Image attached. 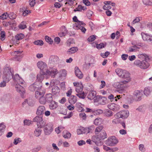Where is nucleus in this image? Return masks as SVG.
Returning a JSON list of instances; mask_svg holds the SVG:
<instances>
[{"instance_id":"6","label":"nucleus","mask_w":152,"mask_h":152,"mask_svg":"<svg viewBox=\"0 0 152 152\" xmlns=\"http://www.w3.org/2000/svg\"><path fill=\"white\" fill-rule=\"evenodd\" d=\"M129 115V112L128 110H123L116 114L115 116L118 118L124 119L127 118Z\"/></svg>"},{"instance_id":"29","label":"nucleus","mask_w":152,"mask_h":152,"mask_svg":"<svg viewBox=\"0 0 152 152\" xmlns=\"http://www.w3.org/2000/svg\"><path fill=\"white\" fill-rule=\"evenodd\" d=\"M6 126L4 123L0 124V136L2 135L4 133Z\"/></svg>"},{"instance_id":"22","label":"nucleus","mask_w":152,"mask_h":152,"mask_svg":"<svg viewBox=\"0 0 152 152\" xmlns=\"http://www.w3.org/2000/svg\"><path fill=\"white\" fill-rule=\"evenodd\" d=\"M69 102L71 104H74L77 101V97L75 96H71L68 99Z\"/></svg>"},{"instance_id":"16","label":"nucleus","mask_w":152,"mask_h":152,"mask_svg":"<svg viewBox=\"0 0 152 152\" xmlns=\"http://www.w3.org/2000/svg\"><path fill=\"white\" fill-rule=\"evenodd\" d=\"M108 107L109 108L114 111H117L120 109L118 105L113 103L108 104Z\"/></svg>"},{"instance_id":"7","label":"nucleus","mask_w":152,"mask_h":152,"mask_svg":"<svg viewBox=\"0 0 152 152\" xmlns=\"http://www.w3.org/2000/svg\"><path fill=\"white\" fill-rule=\"evenodd\" d=\"M53 130L52 124L50 123H48L45 125L44 129V134L45 135H47L50 134Z\"/></svg>"},{"instance_id":"64","label":"nucleus","mask_w":152,"mask_h":152,"mask_svg":"<svg viewBox=\"0 0 152 152\" xmlns=\"http://www.w3.org/2000/svg\"><path fill=\"white\" fill-rule=\"evenodd\" d=\"M60 72L61 73V76L65 77L66 75V71L65 69L61 70L60 71Z\"/></svg>"},{"instance_id":"30","label":"nucleus","mask_w":152,"mask_h":152,"mask_svg":"<svg viewBox=\"0 0 152 152\" xmlns=\"http://www.w3.org/2000/svg\"><path fill=\"white\" fill-rule=\"evenodd\" d=\"M63 136L65 138H69L71 137V134L66 130L63 132Z\"/></svg>"},{"instance_id":"40","label":"nucleus","mask_w":152,"mask_h":152,"mask_svg":"<svg viewBox=\"0 0 152 152\" xmlns=\"http://www.w3.org/2000/svg\"><path fill=\"white\" fill-rule=\"evenodd\" d=\"M92 139L93 141L96 144H98L99 142H100L101 140L99 137L98 136V135L96 136H93L92 137Z\"/></svg>"},{"instance_id":"8","label":"nucleus","mask_w":152,"mask_h":152,"mask_svg":"<svg viewBox=\"0 0 152 152\" xmlns=\"http://www.w3.org/2000/svg\"><path fill=\"white\" fill-rule=\"evenodd\" d=\"M15 76V75L14 77H13L10 70L9 69H6L4 72V75L3 76V77L4 80H5L6 81L9 82L12 77L13 79V78Z\"/></svg>"},{"instance_id":"1","label":"nucleus","mask_w":152,"mask_h":152,"mask_svg":"<svg viewBox=\"0 0 152 152\" xmlns=\"http://www.w3.org/2000/svg\"><path fill=\"white\" fill-rule=\"evenodd\" d=\"M13 80L17 83L15 86L17 91L21 95H23L25 93V90L22 86L24 84V81L18 74L15 75V77L13 78Z\"/></svg>"},{"instance_id":"42","label":"nucleus","mask_w":152,"mask_h":152,"mask_svg":"<svg viewBox=\"0 0 152 152\" xmlns=\"http://www.w3.org/2000/svg\"><path fill=\"white\" fill-rule=\"evenodd\" d=\"M22 52V51H15L12 53V55L14 56H15L16 58H17L18 56H20L21 57H22V56L21 55Z\"/></svg>"},{"instance_id":"13","label":"nucleus","mask_w":152,"mask_h":152,"mask_svg":"<svg viewBox=\"0 0 152 152\" xmlns=\"http://www.w3.org/2000/svg\"><path fill=\"white\" fill-rule=\"evenodd\" d=\"M138 45H134L133 43L132 44L133 45L131 46L129 48L128 52L129 53L132 52H136L138 49H140L139 46H141V43Z\"/></svg>"},{"instance_id":"52","label":"nucleus","mask_w":152,"mask_h":152,"mask_svg":"<svg viewBox=\"0 0 152 152\" xmlns=\"http://www.w3.org/2000/svg\"><path fill=\"white\" fill-rule=\"evenodd\" d=\"M45 40L46 42L49 43V44H51L53 42V40L50 38V37L48 36H46L45 37Z\"/></svg>"},{"instance_id":"53","label":"nucleus","mask_w":152,"mask_h":152,"mask_svg":"<svg viewBox=\"0 0 152 152\" xmlns=\"http://www.w3.org/2000/svg\"><path fill=\"white\" fill-rule=\"evenodd\" d=\"M8 17L11 19H13L15 18L16 15L14 13L12 12L8 14Z\"/></svg>"},{"instance_id":"49","label":"nucleus","mask_w":152,"mask_h":152,"mask_svg":"<svg viewBox=\"0 0 152 152\" xmlns=\"http://www.w3.org/2000/svg\"><path fill=\"white\" fill-rule=\"evenodd\" d=\"M150 90L149 88L146 87L145 88L144 93L145 95L148 96L150 94Z\"/></svg>"},{"instance_id":"35","label":"nucleus","mask_w":152,"mask_h":152,"mask_svg":"<svg viewBox=\"0 0 152 152\" xmlns=\"http://www.w3.org/2000/svg\"><path fill=\"white\" fill-rule=\"evenodd\" d=\"M103 128V126L101 125L97 126L95 129V133L96 134H98L100 132H101Z\"/></svg>"},{"instance_id":"24","label":"nucleus","mask_w":152,"mask_h":152,"mask_svg":"<svg viewBox=\"0 0 152 152\" xmlns=\"http://www.w3.org/2000/svg\"><path fill=\"white\" fill-rule=\"evenodd\" d=\"M41 128L38 127L35 129L34 131V134L36 137H38L40 135L42 132V130Z\"/></svg>"},{"instance_id":"34","label":"nucleus","mask_w":152,"mask_h":152,"mask_svg":"<svg viewBox=\"0 0 152 152\" xmlns=\"http://www.w3.org/2000/svg\"><path fill=\"white\" fill-rule=\"evenodd\" d=\"M102 122V120L101 118H97L94 120V123L96 125H98L101 124Z\"/></svg>"},{"instance_id":"18","label":"nucleus","mask_w":152,"mask_h":152,"mask_svg":"<svg viewBox=\"0 0 152 152\" xmlns=\"http://www.w3.org/2000/svg\"><path fill=\"white\" fill-rule=\"evenodd\" d=\"M45 107L44 106H39L37 108L36 113L38 115H41L44 113L45 110Z\"/></svg>"},{"instance_id":"54","label":"nucleus","mask_w":152,"mask_h":152,"mask_svg":"<svg viewBox=\"0 0 152 152\" xmlns=\"http://www.w3.org/2000/svg\"><path fill=\"white\" fill-rule=\"evenodd\" d=\"M22 141L21 140L20 138H16L15 139L13 143L15 145H17L18 143L21 142Z\"/></svg>"},{"instance_id":"38","label":"nucleus","mask_w":152,"mask_h":152,"mask_svg":"<svg viewBox=\"0 0 152 152\" xmlns=\"http://www.w3.org/2000/svg\"><path fill=\"white\" fill-rule=\"evenodd\" d=\"M46 124L45 121L43 120V119L42 121L39 122L38 124H37V126L39 128H42L45 126Z\"/></svg>"},{"instance_id":"48","label":"nucleus","mask_w":152,"mask_h":152,"mask_svg":"<svg viewBox=\"0 0 152 152\" xmlns=\"http://www.w3.org/2000/svg\"><path fill=\"white\" fill-rule=\"evenodd\" d=\"M143 4L146 5H152V0H142Z\"/></svg>"},{"instance_id":"60","label":"nucleus","mask_w":152,"mask_h":152,"mask_svg":"<svg viewBox=\"0 0 152 152\" xmlns=\"http://www.w3.org/2000/svg\"><path fill=\"white\" fill-rule=\"evenodd\" d=\"M128 83L126 82V81H125V80L120 81L118 83V86H120V87H123L124 84H126Z\"/></svg>"},{"instance_id":"27","label":"nucleus","mask_w":152,"mask_h":152,"mask_svg":"<svg viewBox=\"0 0 152 152\" xmlns=\"http://www.w3.org/2000/svg\"><path fill=\"white\" fill-rule=\"evenodd\" d=\"M49 105V108L50 109L53 110L56 108L58 107V103L54 101H52L50 102Z\"/></svg>"},{"instance_id":"26","label":"nucleus","mask_w":152,"mask_h":152,"mask_svg":"<svg viewBox=\"0 0 152 152\" xmlns=\"http://www.w3.org/2000/svg\"><path fill=\"white\" fill-rule=\"evenodd\" d=\"M34 84L37 90L43 89L42 88V82L37 81Z\"/></svg>"},{"instance_id":"3","label":"nucleus","mask_w":152,"mask_h":152,"mask_svg":"<svg viewBox=\"0 0 152 152\" xmlns=\"http://www.w3.org/2000/svg\"><path fill=\"white\" fill-rule=\"evenodd\" d=\"M118 139L114 136L109 137L105 141V144L107 145L114 146L118 142Z\"/></svg>"},{"instance_id":"12","label":"nucleus","mask_w":152,"mask_h":152,"mask_svg":"<svg viewBox=\"0 0 152 152\" xmlns=\"http://www.w3.org/2000/svg\"><path fill=\"white\" fill-rule=\"evenodd\" d=\"M45 92V90L44 89L37 90L35 93V97L39 99L40 97L44 96Z\"/></svg>"},{"instance_id":"19","label":"nucleus","mask_w":152,"mask_h":152,"mask_svg":"<svg viewBox=\"0 0 152 152\" xmlns=\"http://www.w3.org/2000/svg\"><path fill=\"white\" fill-rule=\"evenodd\" d=\"M96 94V93L95 91H91L89 92L87 95V98L89 99L92 100L95 98Z\"/></svg>"},{"instance_id":"46","label":"nucleus","mask_w":152,"mask_h":152,"mask_svg":"<svg viewBox=\"0 0 152 152\" xmlns=\"http://www.w3.org/2000/svg\"><path fill=\"white\" fill-rule=\"evenodd\" d=\"M76 95L79 98L81 99H84L86 97V96L84 92L78 93L77 94H76Z\"/></svg>"},{"instance_id":"61","label":"nucleus","mask_w":152,"mask_h":152,"mask_svg":"<svg viewBox=\"0 0 152 152\" xmlns=\"http://www.w3.org/2000/svg\"><path fill=\"white\" fill-rule=\"evenodd\" d=\"M34 43L36 45H43V42L41 40H37L34 41Z\"/></svg>"},{"instance_id":"37","label":"nucleus","mask_w":152,"mask_h":152,"mask_svg":"<svg viewBox=\"0 0 152 152\" xmlns=\"http://www.w3.org/2000/svg\"><path fill=\"white\" fill-rule=\"evenodd\" d=\"M42 119V117L41 116H37L33 119V121L37 123V124L40 122Z\"/></svg>"},{"instance_id":"41","label":"nucleus","mask_w":152,"mask_h":152,"mask_svg":"<svg viewBox=\"0 0 152 152\" xmlns=\"http://www.w3.org/2000/svg\"><path fill=\"white\" fill-rule=\"evenodd\" d=\"M38 99L39 103L42 104H45L47 102L45 96H43Z\"/></svg>"},{"instance_id":"28","label":"nucleus","mask_w":152,"mask_h":152,"mask_svg":"<svg viewBox=\"0 0 152 152\" xmlns=\"http://www.w3.org/2000/svg\"><path fill=\"white\" fill-rule=\"evenodd\" d=\"M104 115L107 117H110L113 115V113L110 110L106 109L103 112Z\"/></svg>"},{"instance_id":"33","label":"nucleus","mask_w":152,"mask_h":152,"mask_svg":"<svg viewBox=\"0 0 152 152\" xmlns=\"http://www.w3.org/2000/svg\"><path fill=\"white\" fill-rule=\"evenodd\" d=\"M77 50L78 49L77 47H72L68 50V52L69 54H72L75 53Z\"/></svg>"},{"instance_id":"43","label":"nucleus","mask_w":152,"mask_h":152,"mask_svg":"<svg viewBox=\"0 0 152 152\" xmlns=\"http://www.w3.org/2000/svg\"><path fill=\"white\" fill-rule=\"evenodd\" d=\"M59 113L64 115H66V110L63 107H59L58 108Z\"/></svg>"},{"instance_id":"39","label":"nucleus","mask_w":152,"mask_h":152,"mask_svg":"<svg viewBox=\"0 0 152 152\" xmlns=\"http://www.w3.org/2000/svg\"><path fill=\"white\" fill-rule=\"evenodd\" d=\"M75 90L77 93H80L82 92L83 86L81 84H78L75 88Z\"/></svg>"},{"instance_id":"58","label":"nucleus","mask_w":152,"mask_h":152,"mask_svg":"<svg viewBox=\"0 0 152 152\" xmlns=\"http://www.w3.org/2000/svg\"><path fill=\"white\" fill-rule=\"evenodd\" d=\"M110 52L108 51H106L105 53H100L101 56L103 58H106L109 55Z\"/></svg>"},{"instance_id":"63","label":"nucleus","mask_w":152,"mask_h":152,"mask_svg":"<svg viewBox=\"0 0 152 152\" xmlns=\"http://www.w3.org/2000/svg\"><path fill=\"white\" fill-rule=\"evenodd\" d=\"M103 113V111L102 110L100 109H98L94 111V113L97 115H99L102 113Z\"/></svg>"},{"instance_id":"56","label":"nucleus","mask_w":152,"mask_h":152,"mask_svg":"<svg viewBox=\"0 0 152 152\" xmlns=\"http://www.w3.org/2000/svg\"><path fill=\"white\" fill-rule=\"evenodd\" d=\"M79 116L80 118H82L83 120H85L86 119V116L84 113L82 112L80 113L79 114Z\"/></svg>"},{"instance_id":"15","label":"nucleus","mask_w":152,"mask_h":152,"mask_svg":"<svg viewBox=\"0 0 152 152\" xmlns=\"http://www.w3.org/2000/svg\"><path fill=\"white\" fill-rule=\"evenodd\" d=\"M75 73L76 76L79 79H82L83 77V74L82 72L79 69L78 67H75Z\"/></svg>"},{"instance_id":"31","label":"nucleus","mask_w":152,"mask_h":152,"mask_svg":"<svg viewBox=\"0 0 152 152\" xmlns=\"http://www.w3.org/2000/svg\"><path fill=\"white\" fill-rule=\"evenodd\" d=\"M98 136L99 137V138L102 140H104L107 137L106 133L104 130H102L100 134L98 135Z\"/></svg>"},{"instance_id":"20","label":"nucleus","mask_w":152,"mask_h":152,"mask_svg":"<svg viewBox=\"0 0 152 152\" xmlns=\"http://www.w3.org/2000/svg\"><path fill=\"white\" fill-rule=\"evenodd\" d=\"M61 31L58 33V35L60 37L64 36L67 33V30L65 26H62L61 28Z\"/></svg>"},{"instance_id":"36","label":"nucleus","mask_w":152,"mask_h":152,"mask_svg":"<svg viewBox=\"0 0 152 152\" xmlns=\"http://www.w3.org/2000/svg\"><path fill=\"white\" fill-rule=\"evenodd\" d=\"M142 38L144 41H148L149 37L150 35H149L147 34L142 32L141 33Z\"/></svg>"},{"instance_id":"32","label":"nucleus","mask_w":152,"mask_h":152,"mask_svg":"<svg viewBox=\"0 0 152 152\" xmlns=\"http://www.w3.org/2000/svg\"><path fill=\"white\" fill-rule=\"evenodd\" d=\"M47 102L48 103L51 102L53 101L52 95L51 94H46L45 96Z\"/></svg>"},{"instance_id":"2","label":"nucleus","mask_w":152,"mask_h":152,"mask_svg":"<svg viewBox=\"0 0 152 152\" xmlns=\"http://www.w3.org/2000/svg\"><path fill=\"white\" fill-rule=\"evenodd\" d=\"M147 61L143 60L141 61L140 60H137L135 61L134 63L135 65L140 68L145 69H147L149 66V64Z\"/></svg>"},{"instance_id":"21","label":"nucleus","mask_w":152,"mask_h":152,"mask_svg":"<svg viewBox=\"0 0 152 152\" xmlns=\"http://www.w3.org/2000/svg\"><path fill=\"white\" fill-rule=\"evenodd\" d=\"M84 105L80 102H77L76 104V107L78 111L82 112L84 111Z\"/></svg>"},{"instance_id":"23","label":"nucleus","mask_w":152,"mask_h":152,"mask_svg":"<svg viewBox=\"0 0 152 152\" xmlns=\"http://www.w3.org/2000/svg\"><path fill=\"white\" fill-rule=\"evenodd\" d=\"M52 91L53 94L58 95L60 92V89L58 86H54L52 88Z\"/></svg>"},{"instance_id":"44","label":"nucleus","mask_w":152,"mask_h":152,"mask_svg":"<svg viewBox=\"0 0 152 152\" xmlns=\"http://www.w3.org/2000/svg\"><path fill=\"white\" fill-rule=\"evenodd\" d=\"M18 27L20 29H24L27 27L26 23L24 22H22L19 25Z\"/></svg>"},{"instance_id":"55","label":"nucleus","mask_w":152,"mask_h":152,"mask_svg":"<svg viewBox=\"0 0 152 152\" xmlns=\"http://www.w3.org/2000/svg\"><path fill=\"white\" fill-rule=\"evenodd\" d=\"M96 36L95 35H92L88 38V40L89 42H92L96 39Z\"/></svg>"},{"instance_id":"62","label":"nucleus","mask_w":152,"mask_h":152,"mask_svg":"<svg viewBox=\"0 0 152 152\" xmlns=\"http://www.w3.org/2000/svg\"><path fill=\"white\" fill-rule=\"evenodd\" d=\"M1 39L3 41L5 38V33L4 31H1Z\"/></svg>"},{"instance_id":"51","label":"nucleus","mask_w":152,"mask_h":152,"mask_svg":"<svg viewBox=\"0 0 152 152\" xmlns=\"http://www.w3.org/2000/svg\"><path fill=\"white\" fill-rule=\"evenodd\" d=\"M27 103L29 106H33L34 104V101L31 99H27Z\"/></svg>"},{"instance_id":"14","label":"nucleus","mask_w":152,"mask_h":152,"mask_svg":"<svg viewBox=\"0 0 152 152\" xmlns=\"http://www.w3.org/2000/svg\"><path fill=\"white\" fill-rule=\"evenodd\" d=\"M59 61V58L55 56H52L50 57L49 59V62L50 64H56Z\"/></svg>"},{"instance_id":"50","label":"nucleus","mask_w":152,"mask_h":152,"mask_svg":"<svg viewBox=\"0 0 152 152\" xmlns=\"http://www.w3.org/2000/svg\"><path fill=\"white\" fill-rule=\"evenodd\" d=\"M106 98L105 97L102 96L99 103L101 104L104 105L106 103Z\"/></svg>"},{"instance_id":"45","label":"nucleus","mask_w":152,"mask_h":152,"mask_svg":"<svg viewBox=\"0 0 152 152\" xmlns=\"http://www.w3.org/2000/svg\"><path fill=\"white\" fill-rule=\"evenodd\" d=\"M124 70L119 69H118L115 70V72L119 77H121L124 72Z\"/></svg>"},{"instance_id":"57","label":"nucleus","mask_w":152,"mask_h":152,"mask_svg":"<svg viewBox=\"0 0 152 152\" xmlns=\"http://www.w3.org/2000/svg\"><path fill=\"white\" fill-rule=\"evenodd\" d=\"M8 14L7 12H6L5 13H4L2 14L0 16L1 19L2 20H4L5 19H6L8 17Z\"/></svg>"},{"instance_id":"47","label":"nucleus","mask_w":152,"mask_h":152,"mask_svg":"<svg viewBox=\"0 0 152 152\" xmlns=\"http://www.w3.org/2000/svg\"><path fill=\"white\" fill-rule=\"evenodd\" d=\"M24 37V36L23 34L20 33L17 34L15 36V38L17 40H21Z\"/></svg>"},{"instance_id":"5","label":"nucleus","mask_w":152,"mask_h":152,"mask_svg":"<svg viewBox=\"0 0 152 152\" xmlns=\"http://www.w3.org/2000/svg\"><path fill=\"white\" fill-rule=\"evenodd\" d=\"M45 73L46 75L50 76L51 77L54 78L56 75L58 73V70L55 68H50L49 69H47Z\"/></svg>"},{"instance_id":"17","label":"nucleus","mask_w":152,"mask_h":152,"mask_svg":"<svg viewBox=\"0 0 152 152\" xmlns=\"http://www.w3.org/2000/svg\"><path fill=\"white\" fill-rule=\"evenodd\" d=\"M44 73H46V72L40 71L39 74L37 76V81L42 82L44 78V75H46V74Z\"/></svg>"},{"instance_id":"25","label":"nucleus","mask_w":152,"mask_h":152,"mask_svg":"<svg viewBox=\"0 0 152 152\" xmlns=\"http://www.w3.org/2000/svg\"><path fill=\"white\" fill-rule=\"evenodd\" d=\"M138 58L140 59L145 60H148L149 58L148 56L145 53H142L139 54L138 55Z\"/></svg>"},{"instance_id":"59","label":"nucleus","mask_w":152,"mask_h":152,"mask_svg":"<svg viewBox=\"0 0 152 152\" xmlns=\"http://www.w3.org/2000/svg\"><path fill=\"white\" fill-rule=\"evenodd\" d=\"M102 96L100 95H97L96 96L95 99H94V102H99V103Z\"/></svg>"},{"instance_id":"11","label":"nucleus","mask_w":152,"mask_h":152,"mask_svg":"<svg viewBox=\"0 0 152 152\" xmlns=\"http://www.w3.org/2000/svg\"><path fill=\"white\" fill-rule=\"evenodd\" d=\"M122 78L125 79V81L127 83H129L131 80V78L130 77L129 73L127 71L124 70L123 74L121 77Z\"/></svg>"},{"instance_id":"10","label":"nucleus","mask_w":152,"mask_h":152,"mask_svg":"<svg viewBox=\"0 0 152 152\" xmlns=\"http://www.w3.org/2000/svg\"><path fill=\"white\" fill-rule=\"evenodd\" d=\"M133 96L137 101L141 100L142 94V91L138 90H135L133 93Z\"/></svg>"},{"instance_id":"9","label":"nucleus","mask_w":152,"mask_h":152,"mask_svg":"<svg viewBox=\"0 0 152 152\" xmlns=\"http://www.w3.org/2000/svg\"><path fill=\"white\" fill-rule=\"evenodd\" d=\"M37 67L40 69V71L44 72L45 70L47 69V64L42 61H39L37 64Z\"/></svg>"},{"instance_id":"4","label":"nucleus","mask_w":152,"mask_h":152,"mask_svg":"<svg viewBox=\"0 0 152 152\" xmlns=\"http://www.w3.org/2000/svg\"><path fill=\"white\" fill-rule=\"evenodd\" d=\"M86 24L83 22H80L79 24H74L73 25V27L76 30H80L84 34L86 31V29L84 27Z\"/></svg>"}]
</instances>
